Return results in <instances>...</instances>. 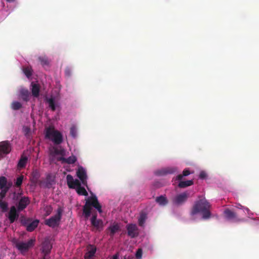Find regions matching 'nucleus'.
<instances>
[{
    "instance_id": "35",
    "label": "nucleus",
    "mask_w": 259,
    "mask_h": 259,
    "mask_svg": "<svg viewBox=\"0 0 259 259\" xmlns=\"http://www.w3.org/2000/svg\"><path fill=\"white\" fill-rule=\"evenodd\" d=\"M70 134L74 138L76 137L77 129L75 126H72L71 127L70 130Z\"/></svg>"
},
{
    "instance_id": "19",
    "label": "nucleus",
    "mask_w": 259,
    "mask_h": 259,
    "mask_svg": "<svg viewBox=\"0 0 259 259\" xmlns=\"http://www.w3.org/2000/svg\"><path fill=\"white\" fill-rule=\"evenodd\" d=\"M21 98L24 101L27 102L29 100L30 92L27 89H22L20 91Z\"/></svg>"
},
{
    "instance_id": "2",
    "label": "nucleus",
    "mask_w": 259,
    "mask_h": 259,
    "mask_svg": "<svg viewBox=\"0 0 259 259\" xmlns=\"http://www.w3.org/2000/svg\"><path fill=\"white\" fill-rule=\"evenodd\" d=\"M91 206L97 209L100 213L102 212V206L99 203L97 197L96 196H91L88 198L83 207V214L86 219H88L91 215Z\"/></svg>"
},
{
    "instance_id": "9",
    "label": "nucleus",
    "mask_w": 259,
    "mask_h": 259,
    "mask_svg": "<svg viewBox=\"0 0 259 259\" xmlns=\"http://www.w3.org/2000/svg\"><path fill=\"white\" fill-rule=\"evenodd\" d=\"M19 212L15 206H12L10 207V210L7 215L10 223H13L16 221L19 217Z\"/></svg>"
},
{
    "instance_id": "4",
    "label": "nucleus",
    "mask_w": 259,
    "mask_h": 259,
    "mask_svg": "<svg viewBox=\"0 0 259 259\" xmlns=\"http://www.w3.org/2000/svg\"><path fill=\"white\" fill-rule=\"evenodd\" d=\"M46 138L52 140L55 144H60L63 141V137L61 133L54 128L49 127L47 128Z\"/></svg>"
},
{
    "instance_id": "43",
    "label": "nucleus",
    "mask_w": 259,
    "mask_h": 259,
    "mask_svg": "<svg viewBox=\"0 0 259 259\" xmlns=\"http://www.w3.org/2000/svg\"><path fill=\"white\" fill-rule=\"evenodd\" d=\"M206 177V174L204 171H201L199 175V178L201 179H205Z\"/></svg>"
},
{
    "instance_id": "8",
    "label": "nucleus",
    "mask_w": 259,
    "mask_h": 259,
    "mask_svg": "<svg viewBox=\"0 0 259 259\" xmlns=\"http://www.w3.org/2000/svg\"><path fill=\"white\" fill-rule=\"evenodd\" d=\"M189 194L187 192H183L176 196L172 199L173 204L176 205H181L187 200Z\"/></svg>"
},
{
    "instance_id": "7",
    "label": "nucleus",
    "mask_w": 259,
    "mask_h": 259,
    "mask_svg": "<svg viewBox=\"0 0 259 259\" xmlns=\"http://www.w3.org/2000/svg\"><path fill=\"white\" fill-rule=\"evenodd\" d=\"M11 145L8 141L0 142V157L7 155L11 151Z\"/></svg>"
},
{
    "instance_id": "16",
    "label": "nucleus",
    "mask_w": 259,
    "mask_h": 259,
    "mask_svg": "<svg viewBox=\"0 0 259 259\" xmlns=\"http://www.w3.org/2000/svg\"><path fill=\"white\" fill-rule=\"evenodd\" d=\"M97 214H94L93 215L91 221L92 225L96 227V228H99L100 227L103 226V221L101 220H97Z\"/></svg>"
},
{
    "instance_id": "23",
    "label": "nucleus",
    "mask_w": 259,
    "mask_h": 259,
    "mask_svg": "<svg viewBox=\"0 0 259 259\" xmlns=\"http://www.w3.org/2000/svg\"><path fill=\"white\" fill-rule=\"evenodd\" d=\"M155 201L161 206H165L168 203V200L166 197L163 195L156 197Z\"/></svg>"
},
{
    "instance_id": "33",
    "label": "nucleus",
    "mask_w": 259,
    "mask_h": 259,
    "mask_svg": "<svg viewBox=\"0 0 259 259\" xmlns=\"http://www.w3.org/2000/svg\"><path fill=\"white\" fill-rule=\"evenodd\" d=\"M54 153L56 155H60L62 156L65 154V151L63 148L60 147V148H54Z\"/></svg>"
},
{
    "instance_id": "40",
    "label": "nucleus",
    "mask_w": 259,
    "mask_h": 259,
    "mask_svg": "<svg viewBox=\"0 0 259 259\" xmlns=\"http://www.w3.org/2000/svg\"><path fill=\"white\" fill-rule=\"evenodd\" d=\"M21 195V193H16V192H14L13 193V199L14 200H18L19 199Z\"/></svg>"
},
{
    "instance_id": "36",
    "label": "nucleus",
    "mask_w": 259,
    "mask_h": 259,
    "mask_svg": "<svg viewBox=\"0 0 259 259\" xmlns=\"http://www.w3.org/2000/svg\"><path fill=\"white\" fill-rule=\"evenodd\" d=\"M23 177H24L23 176L21 175V176H20L17 178L15 185L17 187H20L22 185L23 180Z\"/></svg>"
},
{
    "instance_id": "47",
    "label": "nucleus",
    "mask_w": 259,
    "mask_h": 259,
    "mask_svg": "<svg viewBox=\"0 0 259 259\" xmlns=\"http://www.w3.org/2000/svg\"><path fill=\"white\" fill-rule=\"evenodd\" d=\"M237 207H238V208H244V207H243V206H242L241 205H240V204H239V205H238V206H237Z\"/></svg>"
},
{
    "instance_id": "21",
    "label": "nucleus",
    "mask_w": 259,
    "mask_h": 259,
    "mask_svg": "<svg viewBox=\"0 0 259 259\" xmlns=\"http://www.w3.org/2000/svg\"><path fill=\"white\" fill-rule=\"evenodd\" d=\"M108 230L110 231V235L113 237L114 234L120 230V227L117 223H114L108 228Z\"/></svg>"
},
{
    "instance_id": "30",
    "label": "nucleus",
    "mask_w": 259,
    "mask_h": 259,
    "mask_svg": "<svg viewBox=\"0 0 259 259\" xmlns=\"http://www.w3.org/2000/svg\"><path fill=\"white\" fill-rule=\"evenodd\" d=\"M22 107L21 103L18 101L13 102L11 104V108L14 110H18L21 108Z\"/></svg>"
},
{
    "instance_id": "44",
    "label": "nucleus",
    "mask_w": 259,
    "mask_h": 259,
    "mask_svg": "<svg viewBox=\"0 0 259 259\" xmlns=\"http://www.w3.org/2000/svg\"><path fill=\"white\" fill-rule=\"evenodd\" d=\"M12 183L8 182L7 181V184L6 185V189H7L8 191L9 190V189L12 187Z\"/></svg>"
},
{
    "instance_id": "22",
    "label": "nucleus",
    "mask_w": 259,
    "mask_h": 259,
    "mask_svg": "<svg viewBox=\"0 0 259 259\" xmlns=\"http://www.w3.org/2000/svg\"><path fill=\"white\" fill-rule=\"evenodd\" d=\"M39 221L37 220L33 221L32 222L28 223L26 226V230L28 232L33 231L38 226Z\"/></svg>"
},
{
    "instance_id": "10",
    "label": "nucleus",
    "mask_w": 259,
    "mask_h": 259,
    "mask_svg": "<svg viewBox=\"0 0 259 259\" xmlns=\"http://www.w3.org/2000/svg\"><path fill=\"white\" fill-rule=\"evenodd\" d=\"M52 248V244L49 239H46L41 244V252L45 254H49Z\"/></svg>"
},
{
    "instance_id": "38",
    "label": "nucleus",
    "mask_w": 259,
    "mask_h": 259,
    "mask_svg": "<svg viewBox=\"0 0 259 259\" xmlns=\"http://www.w3.org/2000/svg\"><path fill=\"white\" fill-rule=\"evenodd\" d=\"M30 221L29 219H26L24 217L22 216L21 217V222L23 225L26 227L28 225V222Z\"/></svg>"
},
{
    "instance_id": "31",
    "label": "nucleus",
    "mask_w": 259,
    "mask_h": 259,
    "mask_svg": "<svg viewBox=\"0 0 259 259\" xmlns=\"http://www.w3.org/2000/svg\"><path fill=\"white\" fill-rule=\"evenodd\" d=\"M0 208L4 212L7 211L8 210V204L7 202L0 200Z\"/></svg>"
},
{
    "instance_id": "12",
    "label": "nucleus",
    "mask_w": 259,
    "mask_h": 259,
    "mask_svg": "<svg viewBox=\"0 0 259 259\" xmlns=\"http://www.w3.org/2000/svg\"><path fill=\"white\" fill-rule=\"evenodd\" d=\"M127 234L131 238H135L138 236V229L136 225L131 224L126 226Z\"/></svg>"
},
{
    "instance_id": "14",
    "label": "nucleus",
    "mask_w": 259,
    "mask_h": 259,
    "mask_svg": "<svg viewBox=\"0 0 259 259\" xmlns=\"http://www.w3.org/2000/svg\"><path fill=\"white\" fill-rule=\"evenodd\" d=\"M30 201L29 200L28 197H21L18 202V210L22 211L24 209H25L26 206L29 204Z\"/></svg>"
},
{
    "instance_id": "17",
    "label": "nucleus",
    "mask_w": 259,
    "mask_h": 259,
    "mask_svg": "<svg viewBox=\"0 0 259 259\" xmlns=\"http://www.w3.org/2000/svg\"><path fill=\"white\" fill-rule=\"evenodd\" d=\"M31 93L32 96L34 97H38L39 95L40 92V86L38 84L34 83L32 82L31 83Z\"/></svg>"
},
{
    "instance_id": "41",
    "label": "nucleus",
    "mask_w": 259,
    "mask_h": 259,
    "mask_svg": "<svg viewBox=\"0 0 259 259\" xmlns=\"http://www.w3.org/2000/svg\"><path fill=\"white\" fill-rule=\"evenodd\" d=\"M65 75L67 76H70L71 74V70L70 68L67 67L65 69Z\"/></svg>"
},
{
    "instance_id": "37",
    "label": "nucleus",
    "mask_w": 259,
    "mask_h": 259,
    "mask_svg": "<svg viewBox=\"0 0 259 259\" xmlns=\"http://www.w3.org/2000/svg\"><path fill=\"white\" fill-rule=\"evenodd\" d=\"M8 191L6 189H1L0 192V200H2L6 196V195Z\"/></svg>"
},
{
    "instance_id": "48",
    "label": "nucleus",
    "mask_w": 259,
    "mask_h": 259,
    "mask_svg": "<svg viewBox=\"0 0 259 259\" xmlns=\"http://www.w3.org/2000/svg\"><path fill=\"white\" fill-rule=\"evenodd\" d=\"M14 1H15V0H7V2H9V3L13 2Z\"/></svg>"
},
{
    "instance_id": "45",
    "label": "nucleus",
    "mask_w": 259,
    "mask_h": 259,
    "mask_svg": "<svg viewBox=\"0 0 259 259\" xmlns=\"http://www.w3.org/2000/svg\"><path fill=\"white\" fill-rule=\"evenodd\" d=\"M112 259H119V253L117 252L113 255Z\"/></svg>"
},
{
    "instance_id": "15",
    "label": "nucleus",
    "mask_w": 259,
    "mask_h": 259,
    "mask_svg": "<svg viewBox=\"0 0 259 259\" xmlns=\"http://www.w3.org/2000/svg\"><path fill=\"white\" fill-rule=\"evenodd\" d=\"M224 213L226 218L229 220H234L235 221H239V219L237 218L236 213L229 209H226L224 211Z\"/></svg>"
},
{
    "instance_id": "34",
    "label": "nucleus",
    "mask_w": 259,
    "mask_h": 259,
    "mask_svg": "<svg viewBox=\"0 0 259 259\" xmlns=\"http://www.w3.org/2000/svg\"><path fill=\"white\" fill-rule=\"evenodd\" d=\"M176 171V168H169L167 169L162 170L160 172L159 175H164L167 174H172Z\"/></svg>"
},
{
    "instance_id": "39",
    "label": "nucleus",
    "mask_w": 259,
    "mask_h": 259,
    "mask_svg": "<svg viewBox=\"0 0 259 259\" xmlns=\"http://www.w3.org/2000/svg\"><path fill=\"white\" fill-rule=\"evenodd\" d=\"M142 249L141 248H139L136 253V257L137 259H141L142 256Z\"/></svg>"
},
{
    "instance_id": "3",
    "label": "nucleus",
    "mask_w": 259,
    "mask_h": 259,
    "mask_svg": "<svg viewBox=\"0 0 259 259\" xmlns=\"http://www.w3.org/2000/svg\"><path fill=\"white\" fill-rule=\"evenodd\" d=\"M66 180L67 185L69 188H76L77 193L80 195H88V193L85 188L81 186V183L78 180H74L71 175H68L66 177Z\"/></svg>"
},
{
    "instance_id": "24",
    "label": "nucleus",
    "mask_w": 259,
    "mask_h": 259,
    "mask_svg": "<svg viewBox=\"0 0 259 259\" xmlns=\"http://www.w3.org/2000/svg\"><path fill=\"white\" fill-rule=\"evenodd\" d=\"M193 183L194 182L193 180H187L186 181H182L181 180L178 184V186L180 188H184L192 185Z\"/></svg>"
},
{
    "instance_id": "5",
    "label": "nucleus",
    "mask_w": 259,
    "mask_h": 259,
    "mask_svg": "<svg viewBox=\"0 0 259 259\" xmlns=\"http://www.w3.org/2000/svg\"><path fill=\"white\" fill-rule=\"evenodd\" d=\"M63 211V210L61 207H58L57 213L50 219L46 220L45 221V224L52 228L58 226L60 224Z\"/></svg>"
},
{
    "instance_id": "25",
    "label": "nucleus",
    "mask_w": 259,
    "mask_h": 259,
    "mask_svg": "<svg viewBox=\"0 0 259 259\" xmlns=\"http://www.w3.org/2000/svg\"><path fill=\"white\" fill-rule=\"evenodd\" d=\"M23 72L25 76L29 78L32 74L33 70L31 66H27L23 68Z\"/></svg>"
},
{
    "instance_id": "50",
    "label": "nucleus",
    "mask_w": 259,
    "mask_h": 259,
    "mask_svg": "<svg viewBox=\"0 0 259 259\" xmlns=\"http://www.w3.org/2000/svg\"><path fill=\"white\" fill-rule=\"evenodd\" d=\"M123 259H127L125 256L124 257Z\"/></svg>"
},
{
    "instance_id": "20",
    "label": "nucleus",
    "mask_w": 259,
    "mask_h": 259,
    "mask_svg": "<svg viewBox=\"0 0 259 259\" xmlns=\"http://www.w3.org/2000/svg\"><path fill=\"white\" fill-rule=\"evenodd\" d=\"M147 219V214L145 212H141L138 219V224L141 227H144Z\"/></svg>"
},
{
    "instance_id": "42",
    "label": "nucleus",
    "mask_w": 259,
    "mask_h": 259,
    "mask_svg": "<svg viewBox=\"0 0 259 259\" xmlns=\"http://www.w3.org/2000/svg\"><path fill=\"white\" fill-rule=\"evenodd\" d=\"M45 209H46V212L47 213V215L50 214L51 211H52V208L50 206L46 207Z\"/></svg>"
},
{
    "instance_id": "49",
    "label": "nucleus",
    "mask_w": 259,
    "mask_h": 259,
    "mask_svg": "<svg viewBox=\"0 0 259 259\" xmlns=\"http://www.w3.org/2000/svg\"><path fill=\"white\" fill-rule=\"evenodd\" d=\"M244 209H245L246 211H248V208H244Z\"/></svg>"
},
{
    "instance_id": "32",
    "label": "nucleus",
    "mask_w": 259,
    "mask_h": 259,
    "mask_svg": "<svg viewBox=\"0 0 259 259\" xmlns=\"http://www.w3.org/2000/svg\"><path fill=\"white\" fill-rule=\"evenodd\" d=\"M38 60L40 62L41 64L43 66H48L49 64V61L46 57H39Z\"/></svg>"
},
{
    "instance_id": "13",
    "label": "nucleus",
    "mask_w": 259,
    "mask_h": 259,
    "mask_svg": "<svg viewBox=\"0 0 259 259\" xmlns=\"http://www.w3.org/2000/svg\"><path fill=\"white\" fill-rule=\"evenodd\" d=\"M97 248L95 246L90 244L87 246V252L85 253L84 259H91L93 257L96 252Z\"/></svg>"
},
{
    "instance_id": "1",
    "label": "nucleus",
    "mask_w": 259,
    "mask_h": 259,
    "mask_svg": "<svg viewBox=\"0 0 259 259\" xmlns=\"http://www.w3.org/2000/svg\"><path fill=\"white\" fill-rule=\"evenodd\" d=\"M199 199L195 202L191 209V214L195 215L200 213L202 215V219H208L211 216V205L204 197L199 196Z\"/></svg>"
},
{
    "instance_id": "28",
    "label": "nucleus",
    "mask_w": 259,
    "mask_h": 259,
    "mask_svg": "<svg viewBox=\"0 0 259 259\" xmlns=\"http://www.w3.org/2000/svg\"><path fill=\"white\" fill-rule=\"evenodd\" d=\"M47 101L49 104V107L52 111H54L56 110V105L54 99L52 98L47 99Z\"/></svg>"
},
{
    "instance_id": "6",
    "label": "nucleus",
    "mask_w": 259,
    "mask_h": 259,
    "mask_svg": "<svg viewBox=\"0 0 259 259\" xmlns=\"http://www.w3.org/2000/svg\"><path fill=\"white\" fill-rule=\"evenodd\" d=\"M35 242L34 239H30L27 242H19L16 244V247L21 252H26L34 246Z\"/></svg>"
},
{
    "instance_id": "26",
    "label": "nucleus",
    "mask_w": 259,
    "mask_h": 259,
    "mask_svg": "<svg viewBox=\"0 0 259 259\" xmlns=\"http://www.w3.org/2000/svg\"><path fill=\"white\" fill-rule=\"evenodd\" d=\"M27 159H28V158L27 157L22 156L19 161L18 166L19 167H21V168L24 167L26 165Z\"/></svg>"
},
{
    "instance_id": "29",
    "label": "nucleus",
    "mask_w": 259,
    "mask_h": 259,
    "mask_svg": "<svg viewBox=\"0 0 259 259\" xmlns=\"http://www.w3.org/2000/svg\"><path fill=\"white\" fill-rule=\"evenodd\" d=\"M190 174L191 172L190 170L186 168L183 170V174L182 175L180 174L177 176L176 180L181 181L183 177L187 176L189 175Z\"/></svg>"
},
{
    "instance_id": "11",
    "label": "nucleus",
    "mask_w": 259,
    "mask_h": 259,
    "mask_svg": "<svg viewBox=\"0 0 259 259\" xmlns=\"http://www.w3.org/2000/svg\"><path fill=\"white\" fill-rule=\"evenodd\" d=\"M77 177L81 181L83 185L87 186V175L85 170L81 166H79L76 171Z\"/></svg>"
},
{
    "instance_id": "46",
    "label": "nucleus",
    "mask_w": 259,
    "mask_h": 259,
    "mask_svg": "<svg viewBox=\"0 0 259 259\" xmlns=\"http://www.w3.org/2000/svg\"><path fill=\"white\" fill-rule=\"evenodd\" d=\"M48 254H44V256L42 259H49V257H48Z\"/></svg>"
},
{
    "instance_id": "27",
    "label": "nucleus",
    "mask_w": 259,
    "mask_h": 259,
    "mask_svg": "<svg viewBox=\"0 0 259 259\" xmlns=\"http://www.w3.org/2000/svg\"><path fill=\"white\" fill-rule=\"evenodd\" d=\"M7 184V179L4 176L0 177V189H6Z\"/></svg>"
},
{
    "instance_id": "18",
    "label": "nucleus",
    "mask_w": 259,
    "mask_h": 259,
    "mask_svg": "<svg viewBox=\"0 0 259 259\" xmlns=\"http://www.w3.org/2000/svg\"><path fill=\"white\" fill-rule=\"evenodd\" d=\"M59 160L61 161L62 163L70 164L74 163L76 161L77 158L74 155H72L67 158L62 157L60 158Z\"/></svg>"
}]
</instances>
